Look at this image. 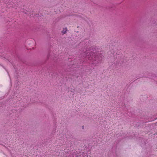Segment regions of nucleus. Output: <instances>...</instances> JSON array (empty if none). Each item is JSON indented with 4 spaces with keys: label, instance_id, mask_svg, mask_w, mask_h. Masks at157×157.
I'll return each mask as SVG.
<instances>
[{
    "label": "nucleus",
    "instance_id": "1",
    "mask_svg": "<svg viewBox=\"0 0 157 157\" xmlns=\"http://www.w3.org/2000/svg\"><path fill=\"white\" fill-rule=\"evenodd\" d=\"M87 58L91 61L93 64H96L98 63V57L96 55L95 52H89V53H87Z\"/></svg>",
    "mask_w": 157,
    "mask_h": 157
},
{
    "label": "nucleus",
    "instance_id": "2",
    "mask_svg": "<svg viewBox=\"0 0 157 157\" xmlns=\"http://www.w3.org/2000/svg\"><path fill=\"white\" fill-rule=\"evenodd\" d=\"M67 31V29L66 28H63V31H62V32L63 34H64L66 33Z\"/></svg>",
    "mask_w": 157,
    "mask_h": 157
},
{
    "label": "nucleus",
    "instance_id": "3",
    "mask_svg": "<svg viewBox=\"0 0 157 157\" xmlns=\"http://www.w3.org/2000/svg\"><path fill=\"white\" fill-rule=\"evenodd\" d=\"M84 126L83 125V126H82V129H84Z\"/></svg>",
    "mask_w": 157,
    "mask_h": 157
}]
</instances>
